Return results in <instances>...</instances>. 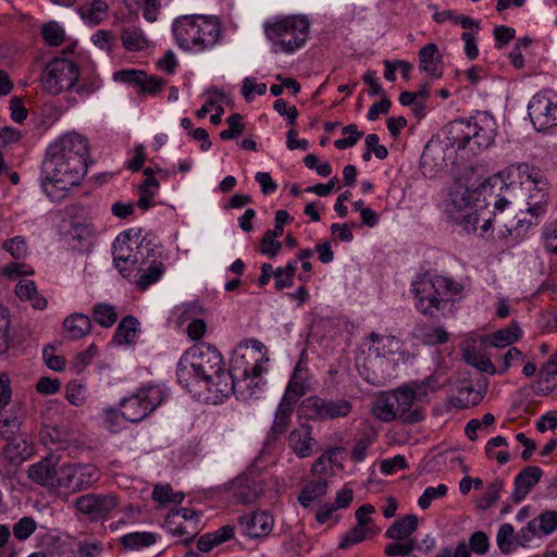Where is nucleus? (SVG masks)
<instances>
[{"label":"nucleus","instance_id":"1","mask_svg":"<svg viewBox=\"0 0 557 557\" xmlns=\"http://www.w3.org/2000/svg\"><path fill=\"white\" fill-rule=\"evenodd\" d=\"M414 307L426 317H434L448 302H456L465 297V285L449 276L420 274L411 284Z\"/></svg>","mask_w":557,"mask_h":557},{"label":"nucleus","instance_id":"2","mask_svg":"<svg viewBox=\"0 0 557 557\" xmlns=\"http://www.w3.org/2000/svg\"><path fill=\"white\" fill-rule=\"evenodd\" d=\"M173 33L180 48L187 51H203L218 42L221 25L215 17L186 15L174 22Z\"/></svg>","mask_w":557,"mask_h":557},{"label":"nucleus","instance_id":"3","mask_svg":"<svg viewBox=\"0 0 557 557\" xmlns=\"http://www.w3.org/2000/svg\"><path fill=\"white\" fill-rule=\"evenodd\" d=\"M448 144L469 157L481 153L494 143L495 131L490 123L485 125L472 120H454L445 129Z\"/></svg>","mask_w":557,"mask_h":557},{"label":"nucleus","instance_id":"4","mask_svg":"<svg viewBox=\"0 0 557 557\" xmlns=\"http://www.w3.org/2000/svg\"><path fill=\"white\" fill-rule=\"evenodd\" d=\"M264 30L274 47L292 53L306 42L309 22L304 16H290L267 24Z\"/></svg>","mask_w":557,"mask_h":557},{"label":"nucleus","instance_id":"5","mask_svg":"<svg viewBox=\"0 0 557 557\" xmlns=\"http://www.w3.org/2000/svg\"><path fill=\"white\" fill-rule=\"evenodd\" d=\"M79 67L74 61L54 58L42 70L40 83L45 92L58 96L65 90H72L79 82Z\"/></svg>","mask_w":557,"mask_h":557},{"label":"nucleus","instance_id":"6","mask_svg":"<svg viewBox=\"0 0 557 557\" xmlns=\"http://www.w3.org/2000/svg\"><path fill=\"white\" fill-rule=\"evenodd\" d=\"M166 397L160 385H147L121 400V414L129 422L137 423L148 417Z\"/></svg>","mask_w":557,"mask_h":557},{"label":"nucleus","instance_id":"7","mask_svg":"<svg viewBox=\"0 0 557 557\" xmlns=\"http://www.w3.org/2000/svg\"><path fill=\"white\" fill-rule=\"evenodd\" d=\"M100 479V472L90 463H67L59 468L57 488L76 494L90 488Z\"/></svg>","mask_w":557,"mask_h":557},{"label":"nucleus","instance_id":"8","mask_svg":"<svg viewBox=\"0 0 557 557\" xmlns=\"http://www.w3.org/2000/svg\"><path fill=\"white\" fill-rule=\"evenodd\" d=\"M301 410L309 420H334L348 417L352 410V404L345 398L329 400L314 395L302 400Z\"/></svg>","mask_w":557,"mask_h":557},{"label":"nucleus","instance_id":"9","mask_svg":"<svg viewBox=\"0 0 557 557\" xmlns=\"http://www.w3.org/2000/svg\"><path fill=\"white\" fill-rule=\"evenodd\" d=\"M221 352L212 345L201 344L191 352L190 368L196 379L206 381L215 377L223 369Z\"/></svg>","mask_w":557,"mask_h":557},{"label":"nucleus","instance_id":"10","mask_svg":"<svg viewBox=\"0 0 557 557\" xmlns=\"http://www.w3.org/2000/svg\"><path fill=\"white\" fill-rule=\"evenodd\" d=\"M117 505V497L111 493H89L77 497L74 502L75 508L91 521L106 519Z\"/></svg>","mask_w":557,"mask_h":557},{"label":"nucleus","instance_id":"11","mask_svg":"<svg viewBox=\"0 0 557 557\" xmlns=\"http://www.w3.org/2000/svg\"><path fill=\"white\" fill-rule=\"evenodd\" d=\"M72 164L73 161L71 159L47 149L46 158L42 163V173L65 178V184H69V182L79 183L81 178L87 172V163H81V166H73Z\"/></svg>","mask_w":557,"mask_h":557},{"label":"nucleus","instance_id":"12","mask_svg":"<svg viewBox=\"0 0 557 557\" xmlns=\"http://www.w3.org/2000/svg\"><path fill=\"white\" fill-rule=\"evenodd\" d=\"M48 149L71 159L73 166H81V163H87V158L89 157L88 139L78 133H69L61 136Z\"/></svg>","mask_w":557,"mask_h":557},{"label":"nucleus","instance_id":"13","mask_svg":"<svg viewBox=\"0 0 557 557\" xmlns=\"http://www.w3.org/2000/svg\"><path fill=\"white\" fill-rule=\"evenodd\" d=\"M239 368L235 366L233 368V372L228 371L226 369H221L219 371V374H215L214 379L206 380L205 382L208 385V389L213 393H219L222 396H228L232 393H239L243 397L245 396L246 389H251V392L248 393L249 396L253 394V388H257L255 386V383L257 380L251 382V377L244 382L245 375L242 373L243 379L237 380L235 372Z\"/></svg>","mask_w":557,"mask_h":557},{"label":"nucleus","instance_id":"14","mask_svg":"<svg viewBox=\"0 0 557 557\" xmlns=\"http://www.w3.org/2000/svg\"><path fill=\"white\" fill-rule=\"evenodd\" d=\"M26 417L23 401L14 400L10 406L0 409V438L13 440L21 433Z\"/></svg>","mask_w":557,"mask_h":557},{"label":"nucleus","instance_id":"15","mask_svg":"<svg viewBox=\"0 0 557 557\" xmlns=\"http://www.w3.org/2000/svg\"><path fill=\"white\" fill-rule=\"evenodd\" d=\"M274 519L268 511H253L238 517V527L250 539L267 537L273 530Z\"/></svg>","mask_w":557,"mask_h":557},{"label":"nucleus","instance_id":"16","mask_svg":"<svg viewBox=\"0 0 557 557\" xmlns=\"http://www.w3.org/2000/svg\"><path fill=\"white\" fill-rule=\"evenodd\" d=\"M418 393V391L409 387L398 388L395 392L398 420H400L403 423L413 424L424 420L425 413L422 408H411L413 401L419 397Z\"/></svg>","mask_w":557,"mask_h":557},{"label":"nucleus","instance_id":"17","mask_svg":"<svg viewBox=\"0 0 557 557\" xmlns=\"http://www.w3.org/2000/svg\"><path fill=\"white\" fill-rule=\"evenodd\" d=\"M134 232L128 230L122 233L113 244V261L120 273L126 277L133 271Z\"/></svg>","mask_w":557,"mask_h":557},{"label":"nucleus","instance_id":"18","mask_svg":"<svg viewBox=\"0 0 557 557\" xmlns=\"http://www.w3.org/2000/svg\"><path fill=\"white\" fill-rule=\"evenodd\" d=\"M317 441L312 437V426L304 423L288 435V446L298 458L313 455Z\"/></svg>","mask_w":557,"mask_h":557},{"label":"nucleus","instance_id":"19","mask_svg":"<svg viewBox=\"0 0 557 557\" xmlns=\"http://www.w3.org/2000/svg\"><path fill=\"white\" fill-rule=\"evenodd\" d=\"M543 471L540 467L529 466L522 469L515 478L511 498L515 503L522 502L529 492L541 480Z\"/></svg>","mask_w":557,"mask_h":557},{"label":"nucleus","instance_id":"20","mask_svg":"<svg viewBox=\"0 0 557 557\" xmlns=\"http://www.w3.org/2000/svg\"><path fill=\"white\" fill-rule=\"evenodd\" d=\"M28 479L41 486L57 487L59 482V468L52 458H44L28 467Z\"/></svg>","mask_w":557,"mask_h":557},{"label":"nucleus","instance_id":"21","mask_svg":"<svg viewBox=\"0 0 557 557\" xmlns=\"http://www.w3.org/2000/svg\"><path fill=\"white\" fill-rule=\"evenodd\" d=\"M557 529V512L545 511L532 519L525 528L520 531L524 542L531 541L534 536L547 535Z\"/></svg>","mask_w":557,"mask_h":557},{"label":"nucleus","instance_id":"22","mask_svg":"<svg viewBox=\"0 0 557 557\" xmlns=\"http://www.w3.org/2000/svg\"><path fill=\"white\" fill-rule=\"evenodd\" d=\"M1 457L8 462L10 470H16L33 454V447L25 438L14 437L7 441Z\"/></svg>","mask_w":557,"mask_h":557},{"label":"nucleus","instance_id":"23","mask_svg":"<svg viewBox=\"0 0 557 557\" xmlns=\"http://www.w3.org/2000/svg\"><path fill=\"white\" fill-rule=\"evenodd\" d=\"M252 348L253 351L249 352L248 357L253 358L255 362L251 366L246 362V366L243 369V374L245 375L244 382L251 377V382L257 380L255 386L259 387L261 384H263L261 375L262 373L267 372V368L263 366V363L268 362L269 358L267 357L265 347L261 342L253 339Z\"/></svg>","mask_w":557,"mask_h":557},{"label":"nucleus","instance_id":"24","mask_svg":"<svg viewBox=\"0 0 557 557\" xmlns=\"http://www.w3.org/2000/svg\"><path fill=\"white\" fill-rule=\"evenodd\" d=\"M483 399V394L474 388L472 381L468 377L457 380L456 394L451 398V404L459 409H466L479 405Z\"/></svg>","mask_w":557,"mask_h":557},{"label":"nucleus","instance_id":"25","mask_svg":"<svg viewBox=\"0 0 557 557\" xmlns=\"http://www.w3.org/2000/svg\"><path fill=\"white\" fill-rule=\"evenodd\" d=\"M296 403L292 399H286V397L282 398L275 411L273 425L267 437L268 443L275 442L287 430Z\"/></svg>","mask_w":557,"mask_h":557},{"label":"nucleus","instance_id":"26","mask_svg":"<svg viewBox=\"0 0 557 557\" xmlns=\"http://www.w3.org/2000/svg\"><path fill=\"white\" fill-rule=\"evenodd\" d=\"M308 391V370L301 359L297 362L283 397L297 401Z\"/></svg>","mask_w":557,"mask_h":557},{"label":"nucleus","instance_id":"27","mask_svg":"<svg viewBox=\"0 0 557 557\" xmlns=\"http://www.w3.org/2000/svg\"><path fill=\"white\" fill-rule=\"evenodd\" d=\"M140 237V230L134 232V245L136 249L134 250L133 258V270L137 269V267H143L150 263L151 259H158L157 255V245L146 237Z\"/></svg>","mask_w":557,"mask_h":557},{"label":"nucleus","instance_id":"28","mask_svg":"<svg viewBox=\"0 0 557 557\" xmlns=\"http://www.w3.org/2000/svg\"><path fill=\"white\" fill-rule=\"evenodd\" d=\"M550 100L543 95H535L528 106V114L536 131L547 129Z\"/></svg>","mask_w":557,"mask_h":557},{"label":"nucleus","instance_id":"29","mask_svg":"<svg viewBox=\"0 0 557 557\" xmlns=\"http://www.w3.org/2000/svg\"><path fill=\"white\" fill-rule=\"evenodd\" d=\"M419 520L416 515H407L396 521H394L388 529L385 531V537L399 541L411 539V534H413L418 529Z\"/></svg>","mask_w":557,"mask_h":557},{"label":"nucleus","instance_id":"30","mask_svg":"<svg viewBox=\"0 0 557 557\" xmlns=\"http://www.w3.org/2000/svg\"><path fill=\"white\" fill-rule=\"evenodd\" d=\"M91 319L83 313H73L63 322V330L67 338L75 341L81 339L91 332Z\"/></svg>","mask_w":557,"mask_h":557},{"label":"nucleus","instance_id":"31","mask_svg":"<svg viewBox=\"0 0 557 557\" xmlns=\"http://www.w3.org/2000/svg\"><path fill=\"white\" fill-rule=\"evenodd\" d=\"M442 55L435 44L430 42L419 51V67L433 78L442 77V71L437 67Z\"/></svg>","mask_w":557,"mask_h":557},{"label":"nucleus","instance_id":"32","mask_svg":"<svg viewBox=\"0 0 557 557\" xmlns=\"http://www.w3.org/2000/svg\"><path fill=\"white\" fill-rule=\"evenodd\" d=\"M65 178L54 177L44 174L41 178V186L45 194L54 202L63 200L67 196L71 187L78 185L76 182H69L65 184Z\"/></svg>","mask_w":557,"mask_h":557},{"label":"nucleus","instance_id":"33","mask_svg":"<svg viewBox=\"0 0 557 557\" xmlns=\"http://www.w3.org/2000/svg\"><path fill=\"white\" fill-rule=\"evenodd\" d=\"M136 270L140 272L136 284L140 290H145L161 278L165 268L162 261L158 259H151L150 263L143 267H137Z\"/></svg>","mask_w":557,"mask_h":557},{"label":"nucleus","instance_id":"34","mask_svg":"<svg viewBox=\"0 0 557 557\" xmlns=\"http://www.w3.org/2000/svg\"><path fill=\"white\" fill-rule=\"evenodd\" d=\"M264 492L263 482L260 480L243 479L236 487V496L243 504L257 500Z\"/></svg>","mask_w":557,"mask_h":557},{"label":"nucleus","instance_id":"35","mask_svg":"<svg viewBox=\"0 0 557 557\" xmlns=\"http://www.w3.org/2000/svg\"><path fill=\"white\" fill-rule=\"evenodd\" d=\"M138 320L134 315L124 317L119 323L113 335V342L117 345L132 344L138 333Z\"/></svg>","mask_w":557,"mask_h":557},{"label":"nucleus","instance_id":"36","mask_svg":"<svg viewBox=\"0 0 557 557\" xmlns=\"http://www.w3.org/2000/svg\"><path fill=\"white\" fill-rule=\"evenodd\" d=\"M521 336V330L517 322H511L507 327L500 329L491 335L490 343L494 347H506Z\"/></svg>","mask_w":557,"mask_h":557},{"label":"nucleus","instance_id":"37","mask_svg":"<svg viewBox=\"0 0 557 557\" xmlns=\"http://www.w3.org/2000/svg\"><path fill=\"white\" fill-rule=\"evenodd\" d=\"M92 319L102 327H111L119 319V313L114 306L104 302H98L91 310Z\"/></svg>","mask_w":557,"mask_h":557},{"label":"nucleus","instance_id":"38","mask_svg":"<svg viewBox=\"0 0 557 557\" xmlns=\"http://www.w3.org/2000/svg\"><path fill=\"white\" fill-rule=\"evenodd\" d=\"M108 5L102 0H92L89 5L78 8L81 17L92 25L99 24L106 17Z\"/></svg>","mask_w":557,"mask_h":557},{"label":"nucleus","instance_id":"39","mask_svg":"<svg viewBox=\"0 0 557 557\" xmlns=\"http://www.w3.org/2000/svg\"><path fill=\"white\" fill-rule=\"evenodd\" d=\"M122 45L128 51L144 50L148 42L143 30L137 27H129L122 32Z\"/></svg>","mask_w":557,"mask_h":557},{"label":"nucleus","instance_id":"40","mask_svg":"<svg viewBox=\"0 0 557 557\" xmlns=\"http://www.w3.org/2000/svg\"><path fill=\"white\" fill-rule=\"evenodd\" d=\"M327 482L325 480L313 481L307 484L298 495V502L304 507H309L311 503L326 494Z\"/></svg>","mask_w":557,"mask_h":557},{"label":"nucleus","instance_id":"41","mask_svg":"<svg viewBox=\"0 0 557 557\" xmlns=\"http://www.w3.org/2000/svg\"><path fill=\"white\" fill-rule=\"evenodd\" d=\"M121 543L128 549H140L156 543V536L150 532L128 533L121 537Z\"/></svg>","mask_w":557,"mask_h":557},{"label":"nucleus","instance_id":"42","mask_svg":"<svg viewBox=\"0 0 557 557\" xmlns=\"http://www.w3.org/2000/svg\"><path fill=\"white\" fill-rule=\"evenodd\" d=\"M534 188L536 193H531L528 198V212L534 216H539L545 211L548 201V193L546 191V185H537V187Z\"/></svg>","mask_w":557,"mask_h":557},{"label":"nucleus","instance_id":"43","mask_svg":"<svg viewBox=\"0 0 557 557\" xmlns=\"http://www.w3.org/2000/svg\"><path fill=\"white\" fill-rule=\"evenodd\" d=\"M159 188V182L154 177H147L139 186V199L138 207L143 210H147L152 207V199L156 195V190Z\"/></svg>","mask_w":557,"mask_h":557},{"label":"nucleus","instance_id":"44","mask_svg":"<svg viewBox=\"0 0 557 557\" xmlns=\"http://www.w3.org/2000/svg\"><path fill=\"white\" fill-rule=\"evenodd\" d=\"M373 414L383 422L398 419L396 407L388 399H377L372 408Z\"/></svg>","mask_w":557,"mask_h":557},{"label":"nucleus","instance_id":"45","mask_svg":"<svg viewBox=\"0 0 557 557\" xmlns=\"http://www.w3.org/2000/svg\"><path fill=\"white\" fill-rule=\"evenodd\" d=\"M449 206H451L449 209L450 212L455 210L459 214L465 213L472 208V195L470 189L466 188L463 191L456 190L455 193H451Z\"/></svg>","mask_w":557,"mask_h":557},{"label":"nucleus","instance_id":"46","mask_svg":"<svg viewBox=\"0 0 557 557\" xmlns=\"http://www.w3.org/2000/svg\"><path fill=\"white\" fill-rule=\"evenodd\" d=\"M41 35L50 46H60L64 40V29L57 22H48L41 28Z\"/></svg>","mask_w":557,"mask_h":557},{"label":"nucleus","instance_id":"47","mask_svg":"<svg viewBox=\"0 0 557 557\" xmlns=\"http://www.w3.org/2000/svg\"><path fill=\"white\" fill-rule=\"evenodd\" d=\"M370 529L368 527H360L356 524L351 528L347 533H345L342 537V541L338 544L339 549H347L348 547L359 544L366 540L368 532Z\"/></svg>","mask_w":557,"mask_h":557},{"label":"nucleus","instance_id":"48","mask_svg":"<svg viewBox=\"0 0 557 557\" xmlns=\"http://www.w3.org/2000/svg\"><path fill=\"white\" fill-rule=\"evenodd\" d=\"M342 133L344 135H347L345 138L336 139L334 141V146L339 149H347L352 146H355L358 140L363 137V132L358 131V127L356 124H348L343 127Z\"/></svg>","mask_w":557,"mask_h":557},{"label":"nucleus","instance_id":"49","mask_svg":"<svg viewBox=\"0 0 557 557\" xmlns=\"http://www.w3.org/2000/svg\"><path fill=\"white\" fill-rule=\"evenodd\" d=\"M513 533L515 529L510 523H504L498 529L496 541L500 552L505 555L510 554L513 549Z\"/></svg>","mask_w":557,"mask_h":557},{"label":"nucleus","instance_id":"50","mask_svg":"<svg viewBox=\"0 0 557 557\" xmlns=\"http://www.w3.org/2000/svg\"><path fill=\"white\" fill-rule=\"evenodd\" d=\"M180 519H183L187 524L194 525L195 522L199 524V515L196 510L191 508H181L168 513L165 518L166 527L171 528V525L176 524V520Z\"/></svg>","mask_w":557,"mask_h":557},{"label":"nucleus","instance_id":"51","mask_svg":"<svg viewBox=\"0 0 557 557\" xmlns=\"http://www.w3.org/2000/svg\"><path fill=\"white\" fill-rule=\"evenodd\" d=\"M503 487L504 483L499 479H496L493 482H491L487 485L482 498L480 499L479 507L483 510H486L490 507H492L497 502L499 493L503 490Z\"/></svg>","mask_w":557,"mask_h":557},{"label":"nucleus","instance_id":"52","mask_svg":"<svg viewBox=\"0 0 557 557\" xmlns=\"http://www.w3.org/2000/svg\"><path fill=\"white\" fill-rule=\"evenodd\" d=\"M417 547L416 539H408L405 542H391L384 547V554L387 556H409Z\"/></svg>","mask_w":557,"mask_h":557},{"label":"nucleus","instance_id":"53","mask_svg":"<svg viewBox=\"0 0 557 557\" xmlns=\"http://www.w3.org/2000/svg\"><path fill=\"white\" fill-rule=\"evenodd\" d=\"M243 116L239 113H233L227 119L228 128L220 133L223 140H230L238 137L245 131V124L242 122Z\"/></svg>","mask_w":557,"mask_h":557},{"label":"nucleus","instance_id":"54","mask_svg":"<svg viewBox=\"0 0 557 557\" xmlns=\"http://www.w3.org/2000/svg\"><path fill=\"white\" fill-rule=\"evenodd\" d=\"M37 529V523L32 517H23L13 525V535L18 541L27 540Z\"/></svg>","mask_w":557,"mask_h":557},{"label":"nucleus","instance_id":"55","mask_svg":"<svg viewBox=\"0 0 557 557\" xmlns=\"http://www.w3.org/2000/svg\"><path fill=\"white\" fill-rule=\"evenodd\" d=\"M540 376L542 381L548 383V382H555V384L552 387L547 388V393L549 394L557 385V351L553 354L546 363H544L540 370Z\"/></svg>","mask_w":557,"mask_h":557},{"label":"nucleus","instance_id":"56","mask_svg":"<svg viewBox=\"0 0 557 557\" xmlns=\"http://www.w3.org/2000/svg\"><path fill=\"white\" fill-rule=\"evenodd\" d=\"M447 486L438 484L437 486H429L424 490L423 494L418 499V505L421 509H428L432 500L442 498L447 494Z\"/></svg>","mask_w":557,"mask_h":557},{"label":"nucleus","instance_id":"57","mask_svg":"<svg viewBox=\"0 0 557 557\" xmlns=\"http://www.w3.org/2000/svg\"><path fill=\"white\" fill-rule=\"evenodd\" d=\"M463 358L467 363L476 368L481 372H490V373L495 372L493 362L486 357L478 356L473 350L472 351H470L469 349L465 350Z\"/></svg>","mask_w":557,"mask_h":557},{"label":"nucleus","instance_id":"58","mask_svg":"<svg viewBox=\"0 0 557 557\" xmlns=\"http://www.w3.org/2000/svg\"><path fill=\"white\" fill-rule=\"evenodd\" d=\"M145 71L129 69L115 72L113 78L114 81L137 86L139 88L143 84V79L145 78Z\"/></svg>","mask_w":557,"mask_h":557},{"label":"nucleus","instance_id":"59","mask_svg":"<svg viewBox=\"0 0 557 557\" xmlns=\"http://www.w3.org/2000/svg\"><path fill=\"white\" fill-rule=\"evenodd\" d=\"M518 172L520 178L525 177L527 182H530L537 187V185H546L543 181V175L540 169L529 165L528 163H521L518 165Z\"/></svg>","mask_w":557,"mask_h":557},{"label":"nucleus","instance_id":"60","mask_svg":"<svg viewBox=\"0 0 557 557\" xmlns=\"http://www.w3.org/2000/svg\"><path fill=\"white\" fill-rule=\"evenodd\" d=\"M469 547L471 552L483 555L487 553L490 548V540L485 532L476 531L471 534L469 539Z\"/></svg>","mask_w":557,"mask_h":557},{"label":"nucleus","instance_id":"61","mask_svg":"<svg viewBox=\"0 0 557 557\" xmlns=\"http://www.w3.org/2000/svg\"><path fill=\"white\" fill-rule=\"evenodd\" d=\"M3 247L16 260L23 259L27 253L26 240L23 236H15L14 238L7 240Z\"/></svg>","mask_w":557,"mask_h":557},{"label":"nucleus","instance_id":"62","mask_svg":"<svg viewBox=\"0 0 557 557\" xmlns=\"http://www.w3.org/2000/svg\"><path fill=\"white\" fill-rule=\"evenodd\" d=\"M259 252L269 258H275L282 250V243L263 234L259 242Z\"/></svg>","mask_w":557,"mask_h":557},{"label":"nucleus","instance_id":"63","mask_svg":"<svg viewBox=\"0 0 557 557\" xmlns=\"http://www.w3.org/2000/svg\"><path fill=\"white\" fill-rule=\"evenodd\" d=\"M11 379L8 372H0V409L10 406L12 400Z\"/></svg>","mask_w":557,"mask_h":557},{"label":"nucleus","instance_id":"64","mask_svg":"<svg viewBox=\"0 0 557 557\" xmlns=\"http://www.w3.org/2000/svg\"><path fill=\"white\" fill-rule=\"evenodd\" d=\"M164 85V79L158 76H148L145 74V78L143 79V84L138 89V94L141 95H157L161 91Z\"/></svg>","mask_w":557,"mask_h":557}]
</instances>
